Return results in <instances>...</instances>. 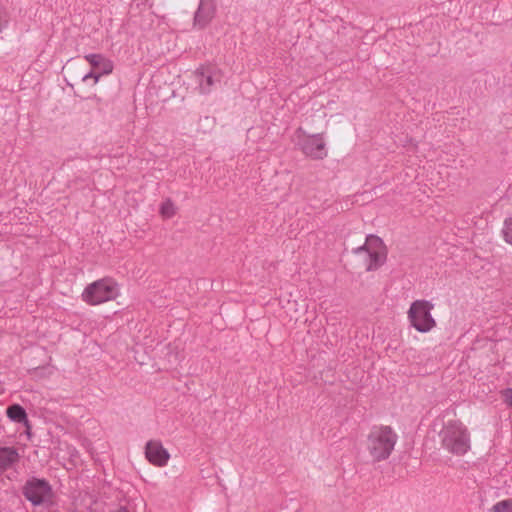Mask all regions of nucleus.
Segmentation results:
<instances>
[{
    "mask_svg": "<svg viewBox=\"0 0 512 512\" xmlns=\"http://www.w3.org/2000/svg\"><path fill=\"white\" fill-rule=\"evenodd\" d=\"M355 254L366 252V270L375 271L386 261L387 253L382 239L375 235H368L365 243L353 250Z\"/></svg>",
    "mask_w": 512,
    "mask_h": 512,
    "instance_id": "nucleus-6",
    "label": "nucleus"
},
{
    "mask_svg": "<svg viewBox=\"0 0 512 512\" xmlns=\"http://www.w3.org/2000/svg\"><path fill=\"white\" fill-rule=\"evenodd\" d=\"M24 496L34 506L43 504L51 498V486L43 479H33L28 481L24 487Z\"/></svg>",
    "mask_w": 512,
    "mask_h": 512,
    "instance_id": "nucleus-7",
    "label": "nucleus"
},
{
    "mask_svg": "<svg viewBox=\"0 0 512 512\" xmlns=\"http://www.w3.org/2000/svg\"><path fill=\"white\" fill-rule=\"evenodd\" d=\"M216 6L214 0H200L194 14L193 26L198 29L205 28L214 18Z\"/></svg>",
    "mask_w": 512,
    "mask_h": 512,
    "instance_id": "nucleus-9",
    "label": "nucleus"
},
{
    "mask_svg": "<svg viewBox=\"0 0 512 512\" xmlns=\"http://www.w3.org/2000/svg\"><path fill=\"white\" fill-rule=\"evenodd\" d=\"M501 395L504 398V402L508 406L512 407V387L502 390L501 391Z\"/></svg>",
    "mask_w": 512,
    "mask_h": 512,
    "instance_id": "nucleus-17",
    "label": "nucleus"
},
{
    "mask_svg": "<svg viewBox=\"0 0 512 512\" xmlns=\"http://www.w3.org/2000/svg\"><path fill=\"white\" fill-rule=\"evenodd\" d=\"M491 512H512V498L497 502Z\"/></svg>",
    "mask_w": 512,
    "mask_h": 512,
    "instance_id": "nucleus-16",
    "label": "nucleus"
},
{
    "mask_svg": "<svg viewBox=\"0 0 512 512\" xmlns=\"http://www.w3.org/2000/svg\"><path fill=\"white\" fill-rule=\"evenodd\" d=\"M84 59L94 68H99L102 74L108 75L112 73L113 62L102 54L90 53L84 56Z\"/></svg>",
    "mask_w": 512,
    "mask_h": 512,
    "instance_id": "nucleus-12",
    "label": "nucleus"
},
{
    "mask_svg": "<svg viewBox=\"0 0 512 512\" xmlns=\"http://www.w3.org/2000/svg\"><path fill=\"white\" fill-rule=\"evenodd\" d=\"M292 142L310 159L323 160L328 155L323 133L308 134L302 127H298L292 136Z\"/></svg>",
    "mask_w": 512,
    "mask_h": 512,
    "instance_id": "nucleus-3",
    "label": "nucleus"
},
{
    "mask_svg": "<svg viewBox=\"0 0 512 512\" xmlns=\"http://www.w3.org/2000/svg\"><path fill=\"white\" fill-rule=\"evenodd\" d=\"M6 414H7V417L15 422V423H21L25 426L26 428V434L28 437L31 436V424H30V421L28 419V415L25 411V409L19 405V404H13V405H10L7 410H6Z\"/></svg>",
    "mask_w": 512,
    "mask_h": 512,
    "instance_id": "nucleus-11",
    "label": "nucleus"
},
{
    "mask_svg": "<svg viewBox=\"0 0 512 512\" xmlns=\"http://www.w3.org/2000/svg\"><path fill=\"white\" fill-rule=\"evenodd\" d=\"M119 294V284L111 277H104L88 284L81 298L88 305L96 306L116 299Z\"/></svg>",
    "mask_w": 512,
    "mask_h": 512,
    "instance_id": "nucleus-4",
    "label": "nucleus"
},
{
    "mask_svg": "<svg viewBox=\"0 0 512 512\" xmlns=\"http://www.w3.org/2000/svg\"><path fill=\"white\" fill-rule=\"evenodd\" d=\"M398 435L390 426H373L367 436V450L376 462L386 460L394 450Z\"/></svg>",
    "mask_w": 512,
    "mask_h": 512,
    "instance_id": "nucleus-2",
    "label": "nucleus"
},
{
    "mask_svg": "<svg viewBox=\"0 0 512 512\" xmlns=\"http://www.w3.org/2000/svg\"><path fill=\"white\" fill-rule=\"evenodd\" d=\"M90 78H93L94 79V83L96 84L99 81L100 76L94 74L93 72H89V73H87V74H85L83 76L82 80L85 82V81H87Z\"/></svg>",
    "mask_w": 512,
    "mask_h": 512,
    "instance_id": "nucleus-18",
    "label": "nucleus"
},
{
    "mask_svg": "<svg viewBox=\"0 0 512 512\" xmlns=\"http://www.w3.org/2000/svg\"><path fill=\"white\" fill-rule=\"evenodd\" d=\"M434 304L428 300H415L411 303L407 318L410 326L420 333H428L436 327V320L432 316Z\"/></svg>",
    "mask_w": 512,
    "mask_h": 512,
    "instance_id": "nucleus-5",
    "label": "nucleus"
},
{
    "mask_svg": "<svg viewBox=\"0 0 512 512\" xmlns=\"http://www.w3.org/2000/svg\"><path fill=\"white\" fill-rule=\"evenodd\" d=\"M145 457L156 467H165L170 459V453L160 440H149L145 445Z\"/></svg>",
    "mask_w": 512,
    "mask_h": 512,
    "instance_id": "nucleus-8",
    "label": "nucleus"
},
{
    "mask_svg": "<svg viewBox=\"0 0 512 512\" xmlns=\"http://www.w3.org/2000/svg\"><path fill=\"white\" fill-rule=\"evenodd\" d=\"M501 233L504 241L512 245V215L504 220Z\"/></svg>",
    "mask_w": 512,
    "mask_h": 512,
    "instance_id": "nucleus-15",
    "label": "nucleus"
},
{
    "mask_svg": "<svg viewBox=\"0 0 512 512\" xmlns=\"http://www.w3.org/2000/svg\"><path fill=\"white\" fill-rule=\"evenodd\" d=\"M441 446L455 456H463L471 449V437L467 427L460 421H448L440 430Z\"/></svg>",
    "mask_w": 512,
    "mask_h": 512,
    "instance_id": "nucleus-1",
    "label": "nucleus"
},
{
    "mask_svg": "<svg viewBox=\"0 0 512 512\" xmlns=\"http://www.w3.org/2000/svg\"><path fill=\"white\" fill-rule=\"evenodd\" d=\"M160 214L166 219L172 218L176 214V207L171 199H166L160 206Z\"/></svg>",
    "mask_w": 512,
    "mask_h": 512,
    "instance_id": "nucleus-14",
    "label": "nucleus"
},
{
    "mask_svg": "<svg viewBox=\"0 0 512 512\" xmlns=\"http://www.w3.org/2000/svg\"><path fill=\"white\" fill-rule=\"evenodd\" d=\"M195 77L201 94H209L221 78L220 74L210 67L198 68L195 71Z\"/></svg>",
    "mask_w": 512,
    "mask_h": 512,
    "instance_id": "nucleus-10",
    "label": "nucleus"
},
{
    "mask_svg": "<svg viewBox=\"0 0 512 512\" xmlns=\"http://www.w3.org/2000/svg\"><path fill=\"white\" fill-rule=\"evenodd\" d=\"M19 453L14 447H0V473L11 468L19 461Z\"/></svg>",
    "mask_w": 512,
    "mask_h": 512,
    "instance_id": "nucleus-13",
    "label": "nucleus"
}]
</instances>
